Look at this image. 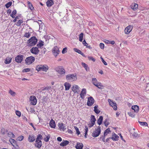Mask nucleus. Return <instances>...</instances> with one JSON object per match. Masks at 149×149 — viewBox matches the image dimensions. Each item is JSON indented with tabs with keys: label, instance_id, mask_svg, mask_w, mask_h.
<instances>
[{
	"label": "nucleus",
	"instance_id": "nucleus-1",
	"mask_svg": "<svg viewBox=\"0 0 149 149\" xmlns=\"http://www.w3.org/2000/svg\"><path fill=\"white\" fill-rule=\"evenodd\" d=\"M48 66L46 65H39L36 66V69L38 71H43L46 72L48 70Z\"/></svg>",
	"mask_w": 149,
	"mask_h": 149
},
{
	"label": "nucleus",
	"instance_id": "nucleus-2",
	"mask_svg": "<svg viewBox=\"0 0 149 149\" xmlns=\"http://www.w3.org/2000/svg\"><path fill=\"white\" fill-rule=\"evenodd\" d=\"M38 40L36 37L33 36L29 39L27 41L29 46H33L36 45L37 43Z\"/></svg>",
	"mask_w": 149,
	"mask_h": 149
},
{
	"label": "nucleus",
	"instance_id": "nucleus-3",
	"mask_svg": "<svg viewBox=\"0 0 149 149\" xmlns=\"http://www.w3.org/2000/svg\"><path fill=\"white\" fill-rule=\"evenodd\" d=\"M56 71L61 74H63L65 73V70L62 66H59L55 69Z\"/></svg>",
	"mask_w": 149,
	"mask_h": 149
},
{
	"label": "nucleus",
	"instance_id": "nucleus-4",
	"mask_svg": "<svg viewBox=\"0 0 149 149\" xmlns=\"http://www.w3.org/2000/svg\"><path fill=\"white\" fill-rule=\"evenodd\" d=\"M35 59V58L33 56H30L27 57L25 60V61L27 65H29L34 61Z\"/></svg>",
	"mask_w": 149,
	"mask_h": 149
},
{
	"label": "nucleus",
	"instance_id": "nucleus-5",
	"mask_svg": "<svg viewBox=\"0 0 149 149\" xmlns=\"http://www.w3.org/2000/svg\"><path fill=\"white\" fill-rule=\"evenodd\" d=\"M101 132V130L100 127L99 126L98 128L95 129L92 134V136L94 137H96L98 136L100 134Z\"/></svg>",
	"mask_w": 149,
	"mask_h": 149
},
{
	"label": "nucleus",
	"instance_id": "nucleus-6",
	"mask_svg": "<svg viewBox=\"0 0 149 149\" xmlns=\"http://www.w3.org/2000/svg\"><path fill=\"white\" fill-rule=\"evenodd\" d=\"M76 75H67L66 77L67 80L69 81H75L77 79Z\"/></svg>",
	"mask_w": 149,
	"mask_h": 149
},
{
	"label": "nucleus",
	"instance_id": "nucleus-7",
	"mask_svg": "<svg viewBox=\"0 0 149 149\" xmlns=\"http://www.w3.org/2000/svg\"><path fill=\"white\" fill-rule=\"evenodd\" d=\"M30 51L31 53L35 55H37L40 51L38 48L37 47H32Z\"/></svg>",
	"mask_w": 149,
	"mask_h": 149
},
{
	"label": "nucleus",
	"instance_id": "nucleus-8",
	"mask_svg": "<svg viewBox=\"0 0 149 149\" xmlns=\"http://www.w3.org/2000/svg\"><path fill=\"white\" fill-rule=\"evenodd\" d=\"M30 100L31 104L32 105H35L36 104L37 100L36 97L34 96H31L30 97Z\"/></svg>",
	"mask_w": 149,
	"mask_h": 149
},
{
	"label": "nucleus",
	"instance_id": "nucleus-9",
	"mask_svg": "<svg viewBox=\"0 0 149 149\" xmlns=\"http://www.w3.org/2000/svg\"><path fill=\"white\" fill-rule=\"evenodd\" d=\"M59 48L57 46H55L52 49V52L55 56H56L59 54Z\"/></svg>",
	"mask_w": 149,
	"mask_h": 149
},
{
	"label": "nucleus",
	"instance_id": "nucleus-10",
	"mask_svg": "<svg viewBox=\"0 0 149 149\" xmlns=\"http://www.w3.org/2000/svg\"><path fill=\"white\" fill-rule=\"evenodd\" d=\"M133 29V26L131 25H129L126 27L125 29V33L126 34H129L132 31Z\"/></svg>",
	"mask_w": 149,
	"mask_h": 149
},
{
	"label": "nucleus",
	"instance_id": "nucleus-11",
	"mask_svg": "<svg viewBox=\"0 0 149 149\" xmlns=\"http://www.w3.org/2000/svg\"><path fill=\"white\" fill-rule=\"evenodd\" d=\"M94 102V100L93 97H90L88 98L87 105L89 106H91L93 104Z\"/></svg>",
	"mask_w": 149,
	"mask_h": 149
},
{
	"label": "nucleus",
	"instance_id": "nucleus-12",
	"mask_svg": "<svg viewBox=\"0 0 149 149\" xmlns=\"http://www.w3.org/2000/svg\"><path fill=\"white\" fill-rule=\"evenodd\" d=\"M23 59V56L21 55L17 56L15 58V61L18 63H21Z\"/></svg>",
	"mask_w": 149,
	"mask_h": 149
},
{
	"label": "nucleus",
	"instance_id": "nucleus-13",
	"mask_svg": "<svg viewBox=\"0 0 149 149\" xmlns=\"http://www.w3.org/2000/svg\"><path fill=\"white\" fill-rule=\"evenodd\" d=\"M108 102L110 105L113 107L114 110H117V107L116 103L114 102L113 101L109 99L108 100Z\"/></svg>",
	"mask_w": 149,
	"mask_h": 149
},
{
	"label": "nucleus",
	"instance_id": "nucleus-14",
	"mask_svg": "<svg viewBox=\"0 0 149 149\" xmlns=\"http://www.w3.org/2000/svg\"><path fill=\"white\" fill-rule=\"evenodd\" d=\"M86 94V90L85 88H83L82 89L81 91L80 95V97L82 99H84Z\"/></svg>",
	"mask_w": 149,
	"mask_h": 149
},
{
	"label": "nucleus",
	"instance_id": "nucleus-15",
	"mask_svg": "<svg viewBox=\"0 0 149 149\" xmlns=\"http://www.w3.org/2000/svg\"><path fill=\"white\" fill-rule=\"evenodd\" d=\"M58 126L59 127L60 130L61 131L62 130L64 131L66 129L65 128L64 124L63 123H58Z\"/></svg>",
	"mask_w": 149,
	"mask_h": 149
},
{
	"label": "nucleus",
	"instance_id": "nucleus-16",
	"mask_svg": "<svg viewBox=\"0 0 149 149\" xmlns=\"http://www.w3.org/2000/svg\"><path fill=\"white\" fill-rule=\"evenodd\" d=\"M79 87L76 85H74L72 87V90L74 93H78L79 92Z\"/></svg>",
	"mask_w": 149,
	"mask_h": 149
},
{
	"label": "nucleus",
	"instance_id": "nucleus-17",
	"mask_svg": "<svg viewBox=\"0 0 149 149\" xmlns=\"http://www.w3.org/2000/svg\"><path fill=\"white\" fill-rule=\"evenodd\" d=\"M36 139L34 135H29L28 138V140L30 142H32L35 141Z\"/></svg>",
	"mask_w": 149,
	"mask_h": 149
},
{
	"label": "nucleus",
	"instance_id": "nucleus-18",
	"mask_svg": "<svg viewBox=\"0 0 149 149\" xmlns=\"http://www.w3.org/2000/svg\"><path fill=\"white\" fill-rule=\"evenodd\" d=\"M36 143L35 146H36L38 148H40L42 146V142L41 140L38 141H37L36 140Z\"/></svg>",
	"mask_w": 149,
	"mask_h": 149
},
{
	"label": "nucleus",
	"instance_id": "nucleus-19",
	"mask_svg": "<svg viewBox=\"0 0 149 149\" xmlns=\"http://www.w3.org/2000/svg\"><path fill=\"white\" fill-rule=\"evenodd\" d=\"M83 146V144L81 143L77 142L75 147L77 149H82Z\"/></svg>",
	"mask_w": 149,
	"mask_h": 149
},
{
	"label": "nucleus",
	"instance_id": "nucleus-20",
	"mask_svg": "<svg viewBox=\"0 0 149 149\" xmlns=\"http://www.w3.org/2000/svg\"><path fill=\"white\" fill-rule=\"evenodd\" d=\"M69 143V141L67 140H63L62 142L60 143V145L62 147H64L67 145Z\"/></svg>",
	"mask_w": 149,
	"mask_h": 149
},
{
	"label": "nucleus",
	"instance_id": "nucleus-21",
	"mask_svg": "<svg viewBox=\"0 0 149 149\" xmlns=\"http://www.w3.org/2000/svg\"><path fill=\"white\" fill-rule=\"evenodd\" d=\"M50 126L53 128H55L56 127V124L55 121L52 119L49 122Z\"/></svg>",
	"mask_w": 149,
	"mask_h": 149
},
{
	"label": "nucleus",
	"instance_id": "nucleus-22",
	"mask_svg": "<svg viewBox=\"0 0 149 149\" xmlns=\"http://www.w3.org/2000/svg\"><path fill=\"white\" fill-rule=\"evenodd\" d=\"M64 85L65 86V90L66 91L70 89L71 86V84L68 82H65Z\"/></svg>",
	"mask_w": 149,
	"mask_h": 149
},
{
	"label": "nucleus",
	"instance_id": "nucleus-23",
	"mask_svg": "<svg viewBox=\"0 0 149 149\" xmlns=\"http://www.w3.org/2000/svg\"><path fill=\"white\" fill-rule=\"evenodd\" d=\"M132 109L134 110L135 112L137 113L138 112L139 107L138 106L136 105L133 106L132 107Z\"/></svg>",
	"mask_w": 149,
	"mask_h": 149
},
{
	"label": "nucleus",
	"instance_id": "nucleus-24",
	"mask_svg": "<svg viewBox=\"0 0 149 149\" xmlns=\"http://www.w3.org/2000/svg\"><path fill=\"white\" fill-rule=\"evenodd\" d=\"M119 136L115 133H113L112 134V136L111 137V139H112L113 140L116 141L118 140Z\"/></svg>",
	"mask_w": 149,
	"mask_h": 149
},
{
	"label": "nucleus",
	"instance_id": "nucleus-25",
	"mask_svg": "<svg viewBox=\"0 0 149 149\" xmlns=\"http://www.w3.org/2000/svg\"><path fill=\"white\" fill-rule=\"evenodd\" d=\"M138 5L136 3H133L131 5V8L134 10H136L138 8Z\"/></svg>",
	"mask_w": 149,
	"mask_h": 149
},
{
	"label": "nucleus",
	"instance_id": "nucleus-26",
	"mask_svg": "<svg viewBox=\"0 0 149 149\" xmlns=\"http://www.w3.org/2000/svg\"><path fill=\"white\" fill-rule=\"evenodd\" d=\"M46 4L47 6L50 7L53 4L54 2L52 0H48Z\"/></svg>",
	"mask_w": 149,
	"mask_h": 149
},
{
	"label": "nucleus",
	"instance_id": "nucleus-27",
	"mask_svg": "<svg viewBox=\"0 0 149 149\" xmlns=\"http://www.w3.org/2000/svg\"><path fill=\"white\" fill-rule=\"evenodd\" d=\"M103 117L102 116H100L99 118L97 120V123L99 125H101L102 122Z\"/></svg>",
	"mask_w": 149,
	"mask_h": 149
},
{
	"label": "nucleus",
	"instance_id": "nucleus-28",
	"mask_svg": "<svg viewBox=\"0 0 149 149\" xmlns=\"http://www.w3.org/2000/svg\"><path fill=\"white\" fill-rule=\"evenodd\" d=\"M31 33L26 31L24 33V36L25 37L29 38L31 36Z\"/></svg>",
	"mask_w": 149,
	"mask_h": 149
},
{
	"label": "nucleus",
	"instance_id": "nucleus-29",
	"mask_svg": "<svg viewBox=\"0 0 149 149\" xmlns=\"http://www.w3.org/2000/svg\"><path fill=\"white\" fill-rule=\"evenodd\" d=\"M98 106L97 105H96L94 107V111L97 114H99L100 112V111L97 108Z\"/></svg>",
	"mask_w": 149,
	"mask_h": 149
},
{
	"label": "nucleus",
	"instance_id": "nucleus-30",
	"mask_svg": "<svg viewBox=\"0 0 149 149\" xmlns=\"http://www.w3.org/2000/svg\"><path fill=\"white\" fill-rule=\"evenodd\" d=\"M12 58L7 57L6 58V59L5 63L6 64H9L11 61Z\"/></svg>",
	"mask_w": 149,
	"mask_h": 149
},
{
	"label": "nucleus",
	"instance_id": "nucleus-31",
	"mask_svg": "<svg viewBox=\"0 0 149 149\" xmlns=\"http://www.w3.org/2000/svg\"><path fill=\"white\" fill-rule=\"evenodd\" d=\"M9 141L13 146H14L16 144V141L15 140L11 138L10 139H9Z\"/></svg>",
	"mask_w": 149,
	"mask_h": 149
},
{
	"label": "nucleus",
	"instance_id": "nucleus-32",
	"mask_svg": "<svg viewBox=\"0 0 149 149\" xmlns=\"http://www.w3.org/2000/svg\"><path fill=\"white\" fill-rule=\"evenodd\" d=\"M96 119L95 117V116L93 115H91V123L95 124Z\"/></svg>",
	"mask_w": 149,
	"mask_h": 149
},
{
	"label": "nucleus",
	"instance_id": "nucleus-33",
	"mask_svg": "<svg viewBox=\"0 0 149 149\" xmlns=\"http://www.w3.org/2000/svg\"><path fill=\"white\" fill-rule=\"evenodd\" d=\"M81 65L85 68L86 71H88L89 68L87 65L84 63H81Z\"/></svg>",
	"mask_w": 149,
	"mask_h": 149
},
{
	"label": "nucleus",
	"instance_id": "nucleus-34",
	"mask_svg": "<svg viewBox=\"0 0 149 149\" xmlns=\"http://www.w3.org/2000/svg\"><path fill=\"white\" fill-rule=\"evenodd\" d=\"M27 4L29 8L31 10H32L34 9V8L32 4L29 1H27Z\"/></svg>",
	"mask_w": 149,
	"mask_h": 149
},
{
	"label": "nucleus",
	"instance_id": "nucleus-35",
	"mask_svg": "<svg viewBox=\"0 0 149 149\" xmlns=\"http://www.w3.org/2000/svg\"><path fill=\"white\" fill-rule=\"evenodd\" d=\"M8 136L9 137L12 138H14L15 137V135L11 132H9L8 133Z\"/></svg>",
	"mask_w": 149,
	"mask_h": 149
},
{
	"label": "nucleus",
	"instance_id": "nucleus-36",
	"mask_svg": "<svg viewBox=\"0 0 149 149\" xmlns=\"http://www.w3.org/2000/svg\"><path fill=\"white\" fill-rule=\"evenodd\" d=\"M17 13V11L16 10H14L12 13V14L10 15V16L13 18H14L15 17V15Z\"/></svg>",
	"mask_w": 149,
	"mask_h": 149
},
{
	"label": "nucleus",
	"instance_id": "nucleus-37",
	"mask_svg": "<svg viewBox=\"0 0 149 149\" xmlns=\"http://www.w3.org/2000/svg\"><path fill=\"white\" fill-rule=\"evenodd\" d=\"M110 132L111 131L110 128H108L104 131V136H106L108 134H109Z\"/></svg>",
	"mask_w": 149,
	"mask_h": 149
},
{
	"label": "nucleus",
	"instance_id": "nucleus-38",
	"mask_svg": "<svg viewBox=\"0 0 149 149\" xmlns=\"http://www.w3.org/2000/svg\"><path fill=\"white\" fill-rule=\"evenodd\" d=\"M95 86L100 89H102L103 87L100 83H98L96 85H95Z\"/></svg>",
	"mask_w": 149,
	"mask_h": 149
},
{
	"label": "nucleus",
	"instance_id": "nucleus-39",
	"mask_svg": "<svg viewBox=\"0 0 149 149\" xmlns=\"http://www.w3.org/2000/svg\"><path fill=\"white\" fill-rule=\"evenodd\" d=\"M9 93L13 96H15L16 95L15 93L11 89H10L9 91Z\"/></svg>",
	"mask_w": 149,
	"mask_h": 149
},
{
	"label": "nucleus",
	"instance_id": "nucleus-40",
	"mask_svg": "<svg viewBox=\"0 0 149 149\" xmlns=\"http://www.w3.org/2000/svg\"><path fill=\"white\" fill-rule=\"evenodd\" d=\"M92 81L93 84L95 85L97 84L98 82L97 79L95 78H93L92 79Z\"/></svg>",
	"mask_w": 149,
	"mask_h": 149
},
{
	"label": "nucleus",
	"instance_id": "nucleus-41",
	"mask_svg": "<svg viewBox=\"0 0 149 149\" xmlns=\"http://www.w3.org/2000/svg\"><path fill=\"white\" fill-rule=\"evenodd\" d=\"M42 139V135L40 134H39L37 136L36 141H37L39 140H41Z\"/></svg>",
	"mask_w": 149,
	"mask_h": 149
},
{
	"label": "nucleus",
	"instance_id": "nucleus-42",
	"mask_svg": "<svg viewBox=\"0 0 149 149\" xmlns=\"http://www.w3.org/2000/svg\"><path fill=\"white\" fill-rule=\"evenodd\" d=\"M139 122L141 125L145 126H148V124L146 122H142L139 121Z\"/></svg>",
	"mask_w": 149,
	"mask_h": 149
},
{
	"label": "nucleus",
	"instance_id": "nucleus-43",
	"mask_svg": "<svg viewBox=\"0 0 149 149\" xmlns=\"http://www.w3.org/2000/svg\"><path fill=\"white\" fill-rule=\"evenodd\" d=\"M84 36V33H81L79 36V41L80 42H82Z\"/></svg>",
	"mask_w": 149,
	"mask_h": 149
},
{
	"label": "nucleus",
	"instance_id": "nucleus-44",
	"mask_svg": "<svg viewBox=\"0 0 149 149\" xmlns=\"http://www.w3.org/2000/svg\"><path fill=\"white\" fill-rule=\"evenodd\" d=\"M128 114L132 118H134L135 117V114L133 113L130 112L128 113Z\"/></svg>",
	"mask_w": 149,
	"mask_h": 149
},
{
	"label": "nucleus",
	"instance_id": "nucleus-45",
	"mask_svg": "<svg viewBox=\"0 0 149 149\" xmlns=\"http://www.w3.org/2000/svg\"><path fill=\"white\" fill-rule=\"evenodd\" d=\"M12 4V3L11 2H9L6 4L5 6L6 8H8Z\"/></svg>",
	"mask_w": 149,
	"mask_h": 149
},
{
	"label": "nucleus",
	"instance_id": "nucleus-46",
	"mask_svg": "<svg viewBox=\"0 0 149 149\" xmlns=\"http://www.w3.org/2000/svg\"><path fill=\"white\" fill-rule=\"evenodd\" d=\"M44 45L43 42L41 41V42H39L37 45V46L38 47H41Z\"/></svg>",
	"mask_w": 149,
	"mask_h": 149
},
{
	"label": "nucleus",
	"instance_id": "nucleus-47",
	"mask_svg": "<svg viewBox=\"0 0 149 149\" xmlns=\"http://www.w3.org/2000/svg\"><path fill=\"white\" fill-rule=\"evenodd\" d=\"M108 120L107 119H106L104 122V125L107 127L109 125V123L108 122Z\"/></svg>",
	"mask_w": 149,
	"mask_h": 149
},
{
	"label": "nucleus",
	"instance_id": "nucleus-48",
	"mask_svg": "<svg viewBox=\"0 0 149 149\" xmlns=\"http://www.w3.org/2000/svg\"><path fill=\"white\" fill-rule=\"evenodd\" d=\"M23 22L22 20H20L17 22V23L16 25L18 26H19Z\"/></svg>",
	"mask_w": 149,
	"mask_h": 149
},
{
	"label": "nucleus",
	"instance_id": "nucleus-49",
	"mask_svg": "<svg viewBox=\"0 0 149 149\" xmlns=\"http://www.w3.org/2000/svg\"><path fill=\"white\" fill-rule=\"evenodd\" d=\"M74 51H75L76 52L78 53L79 54H80L81 53V51L79 50V49H78L77 48H74Z\"/></svg>",
	"mask_w": 149,
	"mask_h": 149
},
{
	"label": "nucleus",
	"instance_id": "nucleus-50",
	"mask_svg": "<svg viewBox=\"0 0 149 149\" xmlns=\"http://www.w3.org/2000/svg\"><path fill=\"white\" fill-rule=\"evenodd\" d=\"M74 128L76 130V133L77 135H79L80 134V132L79 131L78 128L76 126H74Z\"/></svg>",
	"mask_w": 149,
	"mask_h": 149
},
{
	"label": "nucleus",
	"instance_id": "nucleus-51",
	"mask_svg": "<svg viewBox=\"0 0 149 149\" xmlns=\"http://www.w3.org/2000/svg\"><path fill=\"white\" fill-rule=\"evenodd\" d=\"M24 138V136H23L21 135L18 137L17 139L19 141H21Z\"/></svg>",
	"mask_w": 149,
	"mask_h": 149
},
{
	"label": "nucleus",
	"instance_id": "nucleus-52",
	"mask_svg": "<svg viewBox=\"0 0 149 149\" xmlns=\"http://www.w3.org/2000/svg\"><path fill=\"white\" fill-rule=\"evenodd\" d=\"M50 138V136H47L45 138H44V140L46 142H48Z\"/></svg>",
	"mask_w": 149,
	"mask_h": 149
},
{
	"label": "nucleus",
	"instance_id": "nucleus-53",
	"mask_svg": "<svg viewBox=\"0 0 149 149\" xmlns=\"http://www.w3.org/2000/svg\"><path fill=\"white\" fill-rule=\"evenodd\" d=\"M88 58L89 60H92L93 62L95 61V60L92 56H88Z\"/></svg>",
	"mask_w": 149,
	"mask_h": 149
},
{
	"label": "nucleus",
	"instance_id": "nucleus-54",
	"mask_svg": "<svg viewBox=\"0 0 149 149\" xmlns=\"http://www.w3.org/2000/svg\"><path fill=\"white\" fill-rule=\"evenodd\" d=\"M16 114L17 116H18L19 117L21 116V112L18 111H16Z\"/></svg>",
	"mask_w": 149,
	"mask_h": 149
},
{
	"label": "nucleus",
	"instance_id": "nucleus-55",
	"mask_svg": "<svg viewBox=\"0 0 149 149\" xmlns=\"http://www.w3.org/2000/svg\"><path fill=\"white\" fill-rule=\"evenodd\" d=\"M30 70V69L29 68H26L22 70V72H29Z\"/></svg>",
	"mask_w": 149,
	"mask_h": 149
},
{
	"label": "nucleus",
	"instance_id": "nucleus-56",
	"mask_svg": "<svg viewBox=\"0 0 149 149\" xmlns=\"http://www.w3.org/2000/svg\"><path fill=\"white\" fill-rule=\"evenodd\" d=\"M146 90L148 91L149 90V83H147L146 85L145 88Z\"/></svg>",
	"mask_w": 149,
	"mask_h": 149
},
{
	"label": "nucleus",
	"instance_id": "nucleus-57",
	"mask_svg": "<svg viewBox=\"0 0 149 149\" xmlns=\"http://www.w3.org/2000/svg\"><path fill=\"white\" fill-rule=\"evenodd\" d=\"M67 48L65 47L63 48L62 51V53L63 54H65L67 52Z\"/></svg>",
	"mask_w": 149,
	"mask_h": 149
},
{
	"label": "nucleus",
	"instance_id": "nucleus-58",
	"mask_svg": "<svg viewBox=\"0 0 149 149\" xmlns=\"http://www.w3.org/2000/svg\"><path fill=\"white\" fill-rule=\"evenodd\" d=\"M100 46L101 49H103L104 47V45L103 43H100Z\"/></svg>",
	"mask_w": 149,
	"mask_h": 149
},
{
	"label": "nucleus",
	"instance_id": "nucleus-59",
	"mask_svg": "<svg viewBox=\"0 0 149 149\" xmlns=\"http://www.w3.org/2000/svg\"><path fill=\"white\" fill-rule=\"evenodd\" d=\"M46 48L44 47L41 48V51L42 53L45 54L46 51Z\"/></svg>",
	"mask_w": 149,
	"mask_h": 149
},
{
	"label": "nucleus",
	"instance_id": "nucleus-60",
	"mask_svg": "<svg viewBox=\"0 0 149 149\" xmlns=\"http://www.w3.org/2000/svg\"><path fill=\"white\" fill-rule=\"evenodd\" d=\"M101 59L103 63L105 65H107V63L105 61H104V60L101 57Z\"/></svg>",
	"mask_w": 149,
	"mask_h": 149
},
{
	"label": "nucleus",
	"instance_id": "nucleus-61",
	"mask_svg": "<svg viewBox=\"0 0 149 149\" xmlns=\"http://www.w3.org/2000/svg\"><path fill=\"white\" fill-rule=\"evenodd\" d=\"M51 88V87H46L43 90H48L49 91V90H50Z\"/></svg>",
	"mask_w": 149,
	"mask_h": 149
},
{
	"label": "nucleus",
	"instance_id": "nucleus-62",
	"mask_svg": "<svg viewBox=\"0 0 149 149\" xmlns=\"http://www.w3.org/2000/svg\"><path fill=\"white\" fill-rule=\"evenodd\" d=\"M106 136H104V135L103 136H102V137H101L100 138V139H102V140L103 142H105V137Z\"/></svg>",
	"mask_w": 149,
	"mask_h": 149
},
{
	"label": "nucleus",
	"instance_id": "nucleus-63",
	"mask_svg": "<svg viewBox=\"0 0 149 149\" xmlns=\"http://www.w3.org/2000/svg\"><path fill=\"white\" fill-rule=\"evenodd\" d=\"M57 140L59 142H61L62 141V139L60 137H58L57 139Z\"/></svg>",
	"mask_w": 149,
	"mask_h": 149
},
{
	"label": "nucleus",
	"instance_id": "nucleus-64",
	"mask_svg": "<svg viewBox=\"0 0 149 149\" xmlns=\"http://www.w3.org/2000/svg\"><path fill=\"white\" fill-rule=\"evenodd\" d=\"M94 124H95L91 123L89 124L88 125V126L89 127H93Z\"/></svg>",
	"mask_w": 149,
	"mask_h": 149
}]
</instances>
